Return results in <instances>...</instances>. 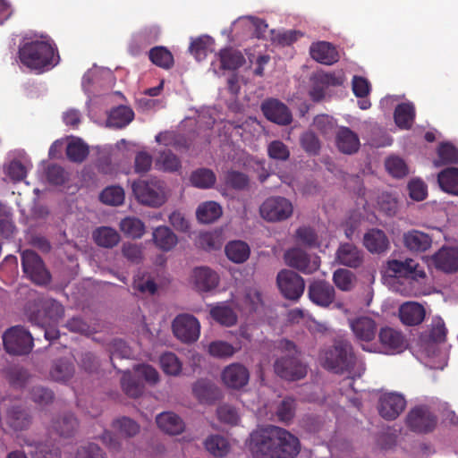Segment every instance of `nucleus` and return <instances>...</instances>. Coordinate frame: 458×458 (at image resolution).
Masks as SVG:
<instances>
[{
    "instance_id": "obj_1",
    "label": "nucleus",
    "mask_w": 458,
    "mask_h": 458,
    "mask_svg": "<svg viewBox=\"0 0 458 458\" xmlns=\"http://www.w3.org/2000/svg\"><path fill=\"white\" fill-rule=\"evenodd\" d=\"M250 447L257 458H293L300 451V442L287 430L268 426L251 433Z\"/></svg>"
},
{
    "instance_id": "obj_2",
    "label": "nucleus",
    "mask_w": 458,
    "mask_h": 458,
    "mask_svg": "<svg viewBox=\"0 0 458 458\" xmlns=\"http://www.w3.org/2000/svg\"><path fill=\"white\" fill-rule=\"evenodd\" d=\"M41 38L24 44L19 50L21 62L31 70L43 71L58 63L54 46L47 37Z\"/></svg>"
},
{
    "instance_id": "obj_3",
    "label": "nucleus",
    "mask_w": 458,
    "mask_h": 458,
    "mask_svg": "<svg viewBox=\"0 0 458 458\" xmlns=\"http://www.w3.org/2000/svg\"><path fill=\"white\" fill-rule=\"evenodd\" d=\"M277 349L279 354L274 362L275 373L289 381L303 378L307 374V366L300 360L296 346L288 340H282Z\"/></svg>"
},
{
    "instance_id": "obj_4",
    "label": "nucleus",
    "mask_w": 458,
    "mask_h": 458,
    "mask_svg": "<svg viewBox=\"0 0 458 458\" xmlns=\"http://www.w3.org/2000/svg\"><path fill=\"white\" fill-rule=\"evenodd\" d=\"M131 189L140 203L153 208L162 206L168 197L165 182L157 179L134 181Z\"/></svg>"
},
{
    "instance_id": "obj_5",
    "label": "nucleus",
    "mask_w": 458,
    "mask_h": 458,
    "mask_svg": "<svg viewBox=\"0 0 458 458\" xmlns=\"http://www.w3.org/2000/svg\"><path fill=\"white\" fill-rule=\"evenodd\" d=\"M354 360L352 346L346 341L335 343L332 349L320 355L322 366L335 373L349 371L352 368Z\"/></svg>"
},
{
    "instance_id": "obj_6",
    "label": "nucleus",
    "mask_w": 458,
    "mask_h": 458,
    "mask_svg": "<svg viewBox=\"0 0 458 458\" xmlns=\"http://www.w3.org/2000/svg\"><path fill=\"white\" fill-rule=\"evenodd\" d=\"M134 376L125 371L122 377V387L125 394L131 397H138L143 391V385L140 378L150 385H155L159 380V374L155 368L148 364H140L134 368Z\"/></svg>"
},
{
    "instance_id": "obj_7",
    "label": "nucleus",
    "mask_w": 458,
    "mask_h": 458,
    "mask_svg": "<svg viewBox=\"0 0 458 458\" xmlns=\"http://www.w3.org/2000/svg\"><path fill=\"white\" fill-rule=\"evenodd\" d=\"M259 215L268 223H278L287 220L293 216V205L286 198L272 196L267 198L259 206Z\"/></svg>"
},
{
    "instance_id": "obj_8",
    "label": "nucleus",
    "mask_w": 458,
    "mask_h": 458,
    "mask_svg": "<svg viewBox=\"0 0 458 458\" xmlns=\"http://www.w3.org/2000/svg\"><path fill=\"white\" fill-rule=\"evenodd\" d=\"M3 342L7 352L12 354L28 353L33 346L30 334L21 327H13L3 335Z\"/></svg>"
},
{
    "instance_id": "obj_9",
    "label": "nucleus",
    "mask_w": 458,
    "mask_h": 458,
    "mask_svg": "<svg viewBox=\"0 0 458 458\" xmlns=\"http://www.w3.org/2000/svg\"><path fill=\"white\" fill-rule=\"evenodd\" d=\"M385 273L389 276H403L416 282L426 278L424 269L412 259H406L403 261L397 259L388 260Z\"/></svg>"
},
{
    "instance_id": "obj_10",
    "label": "nucleus",
    "mask_w": 458,
    "mask_h": 458,
    "mask_svg": "<svg viewBox=\"0 0 458 458\" xmlns=\"http://www.w3.org/2000/svg\"><path fill=\"white\" fill-rule=\"evenodd\" d=\"M23 272L37 284H46L50 281V275L46 269L42 259L32 250H26L21 253Z\"/></svg>"
},
{
    "instance_id": "obj_11",
    "label": "nucleus",
    "mask_w": 458,
    "mask_h": 458,
    "mask_svg": "<svg viewBox=\"0 0 458 458\" xmlns=\"http://www.w3.org/2000/svg\"><path fill=\"white\" fill-rule=\"evenodd\" d=\"M173 332L182 343L196 342L200 335L199 320L190 314H180L173 321Z\"/></svg>"
},
{
    "instance_id": "obj_12",
    "label": "nucleus",
    "mask_w": 458,
    "mask_h": 458,
    "mask_svg": "<svg viewBox=\"0 0 458 458\" xmlns=\"http://www.w3.org/2000/svg\"><path fill=\"white\" fill-rule=\"evenodd\" d=\"M277 285L282 294L290 300H298L303 293L305 284L297 273L284 269L276 277Z\"/></svg>"
},
{
    "instance_id": "obj_13",
    "label": "nucleus",
    "mask_w": 458,
    "mask_h": 458,
    "mask_svg": "<svg viewBox=\"0 0 458 458\" xmlns=\"http://www.w3.org/2000/svg\"><path fill=\"white\" fill-rule=\"evenodd\" d=\"M285 263L304 274H312L320 266L318 256H310L300 248H293L284 253Z\"/></svg>"
},
{
    "instance_id": "obj_14",
    "label": "nucleus",
    "mask_w": 458,
    "mask_h": 458,
    "mask_svg": "<svg viewBox=\"0 0 458 458\" xmlns=\"http://www.w3.org/2000/svg\"><path fill=\"white\" fill-rule=\"evenodd\" d=\"M351 328L360 343L362 349L368 352H376V348L368 345L369 342L375 339L377 334V325L375 321L369 317H361L350 323Z\"/></svg>"
},
{
    "instance_id": "obj_15",
    "label": "nucleus",
    "mask_w": 458,
    "mask_h": 458,
    "mask_svg": "<svg viewBox=\"0 0 458 458\" xmlns=\"http://www.w3.org/2000/svg\"><path fill=\"white\" fill-rule=\"evenodd\" d=\"M218 274L208 267H195L190 276L189 283L199 293L209 292L219 284Z\"/></svg>"
},
{
    "instance_id": "obj_16",
    "label": "nucleus",
    "mask_w": 458,
    "mask_h": 458,
    "mask_svg": "<svg viewBox=\"0 0 458 458\" xmlns=\"http://www.w3.org/2000/svg\"><path fill=\"white\" fill-rule=\"evenodd\" d=\"M245 63L242 54L232 47L221 49L211 63V69L214 73L218 74L220 71L236 70Z\"/></svg>"
},
{
    "instance_id": "obj_17",
    "label": "nucleus",
    "mask_w": 458,
    "mask_h": 458,
    "mask_svg": "<svg viewBox=\"0 0 458 458\" xmlns=\"http://www.w3.org/2000/svg\"><path fill=\"white\" fill-rule=\"evenodd\" d=\"M405 406L406 401L402 394L385 393L380 395L378 411L384 419L393 420L403 412Z\"/></svg>"
},
{
    "instance_id": "obj_18",
    "label": "nucleus",
    "mask_w": 458,
    "mask_h": 458,
    "mask_svg": "<svg viewBox=\"0 0 458 458\" xmlns=\"http://www.w3.org/2000/svg\"><path fill=\"white\" fill-rule=\"evenodd\" d=\"M406 422L411 430L424 433L434 428L436 418L427 407L419 406L408 413Z\"/></svg>"
},
{
    "instance_id": "obj_19",
    "label": "nucleus",
    "mask_w": 458,
    "mask_h": 458,
    "mask_svg": "<svg viewBox=\"0 0 458 458\" xmlns=\"http://www.w3.org/2000/svg\"><path fill=\"white\" fill-rule=\"evenodd\" d=\"M249 379V370L240 363H232L226 366L222 372V380L230 388L239 389L247 385Z\"/></svg>"
},
{
    "instance_id": "obj_20",
    "label": "nucleus",
    "mask_w": 458,
    "mask_h": 458,
    "mask_svg": "<svg viewBox=\"0 0 458 458\" xmlns=\"http://www.w3.org/2000/svg\"><path fill=\"white\" fill-rule=\"evenodd\" d=\"M335 259L340 265L356 268L363 263L364 254L352 243H342L336 250Z\"/></svg>"
},
{
    "instance_id": "obj_21",
    "label": "nucleus",
    "mask_w": 458,
    "mask_h": 458,
    "mask_svg": "<svg viewBox=\"0 0 458 458\" xmlns=\"http://www.w3.org/2000/svg\"><path fill=\"white\" fill-rule=\"evenodd\" d=\"M261 109L265 116L276 123L286 125L292 122V114L288 107L276 99L264 102Z\"/></svg>"
},
{
    "instance_id": "obj_22",
    "label": "nucleus",
    "mask_w": 458,
    "mask_h": 458,
    "mask_svg": "<svg viewBox=\"0 0 458 458\" xmlns=\"http://www.w3.org/2000/svg\"><path fill=\"white\" fill-rule=\"evenodd\" d=\"M378 336L382 346L388 353H400L407 347L404 335L394 328H382Z\"/></svg>"
},
{
    "instance_id": "obj_23",
    "label": "nucleus",
    "mask_w": 458,
    "mask_h": 458,
    "mask_svg": "<svg viewBox=\"0 0 458 458\" xmlns=\"http://www.w3.org/2000/svg\"><path fill=\"white\" fill-rule=\"evenodd\" d=\"M309 298L316 305L329 306L335 299L333 286L325 281H315L309 286Z\"/></svg>"
},
{
    "instance_id": "obj_24",
    "label": "nucleus",
    "mask_w": 458,
    "mask_h": 458,
    "mask_svg": "<svg viewBox=\"0 0 458 458\" xmlns=\"http://www.w3.org/2000/svg\"><path fill=\"white\" fill-rule=\"evenodd\" d=\"M398 315L403 325L417 326L424 320L426 310L419 302L406 301L399 307Z\"/></svg>"
},
{
    "instance_id": "obj_25",
    "label": "nucleus",
    "mask_w": 458,
    "mask_h": 458,
    "mask_svg": "<svg viewBox=\"0 0 458 458\" xmlns=\"http://www.w3.org/2000/svg\"><path fill=\"white\" fill-rule=\"evenodd\" d=\"M434 266L444 272L452 273L458 269V250L442 248L431 257Z\"/></svg>"
},
{
    "instance_id": "obj_26",
    "label": "nucleus",
    "mask_w": 458,
    "mask_h": 458,
    "mask_svg": "<svg viewBox=\"0 0 458 458\" xmlns=\"http://www.w3.org/2000/svg\"><path fill=\"white\" fill-rule=\"evenodd\" d=\"M310 54L312 59L326 65H331L339 60L335 47L325 41L313 43L310 47Z\"/></svg>"
},
{
    "instance_id": "obj_27",
    "label": "nucleus",
    "mask_w": 458,
    "mask_h": 458,
    "mask_svg": "<svg viewBox=\"0 0 458 458\" xmlns=\"http://www.w3.org/2000/svg\"><path fill=\"white\" fill-rule=\"evenodd\" d=\"M152 242L158 250L167 252L177 245L178 237L169 227L159 225L153 229Z\"/></svg>"
},
{
    "instance_id": "obj_28",
    "label": "nucleus",
    "mask_w": 458,
    "mask_h": 458,
    "mask_svg": "<svg viewBox=\"0 0 458 458\" xmlns=\"http://www.w3.org/2000/svg\"><path fill=\"white\" fill-rule=\"evenodd\" d=\"M363 245L370 253H383L389 249L386 233L379 229H370L363 236Z\"/></svg>"
},
{
    "instance_id": "obj_29",
    "label": "nucleus",
    "mask_w": 458,
    "mask_h": 458,
    "mask_svg": "<svg viewBox=\"0 0 458 458\" xmlns=\"http://www.w3.org/2000/svg\"><path fill=\"white\" fill-rule=\"evenodd\" d=\"M156 421L160 430L168 435H179L185 428L183 420L172 411H165L158 414Z\"/></svg>"
},
{
    "instance_id": "obj_30",
    "label": "nucleus",
    "mask_w": 458,
    "mask_h": 458,
    "mask_svg": "<svg viewBox=\"0 0 458 458\" xmlns=\"http://www.w3.org/2000/svg\"><path fill=\"white\" fill-rule=\"evenodd\" d=\"M403 244L411 251L424 252L431 247L432 239L423 232L411 230L403 234Z\"/></svg>"
},
{
    "instance_id": "obj_31",
    "label": "nucleus",
    "mask_w": 458,
    "mask_h": 458,
    "mask_svg": "<svg viewBox=\"0 0 458 458\" xmlns=\"http://www.w3.org/2000/svg\"><path fill=\"white\" fill-rule=\"evenodd\" d=\"M24 445L28 447L32 458H59L60 451L57 446L47 443L38 442L34 438L26 437Z\"/></svg>"
},
{
    "instance_id": "obj_32",
    "label": "nucleus",
    "mask_w": 458,
    "mask_h": 458,
    "mask_svg": "<svg viewBox=\"0 0 458 458\" xmlns=\"http://www.w3.org/2000/svg\"><path fill=\"white\" fill-rule=\"evenodd\" d=\"M358 135L347 127H341L336 134V146L344 154H353L360 148Z\"/></svg>"
},
{
    "instance_id": "obj_33",
    "label": "nucleus",
    "mask_w": 458,
    "mask_h": 458,
    "mask_svg": "<svg viewBox=\"0 0 458 458\" xmlns=\"http://www.w3.org/2000/svg\"><path fill=\"white\" fill-rule=\"evenodd\" d=\"M296 241L310 248L327 247L328 241L324 239L322 234H318L310 226H301L295 232Z\"/></svg>"
},
{
    "instance_id": "obj_34",
    "label": "nucleus",
    "mask_w": 458,
    "mask_h": 458,
    "mask_svg": "<svg viewBox=\"0 0 458 458\" xmlns=\"http://www.w3.org/2000/svg\"><path fill=\"white\" fill-rule=\"evenodd\" d=\"M233 26V30L242 28L247 30L248 35L256 38L263 37L266 30L267 29V24L265 21L252 16L241 17L234 21Z\"/></svg>"
},
{
    "instance_id": "obj_35",
    "label": "nucleus",
    "mask_w": 458,
    "mask_h": 458,
    "mask_svg": "<svg viewBox=\"0 0 458 458\" xmlns=\"http://www.w3.org/2000/svg\"><path fill=\"white\" fill-rule=\"evenodd\" d=\"M121 232L127 237L140 239L146 232L145 224L136 216H126L119 223Z\"/></svg>"
},
{
    "instance_id": "obj_36",
    "label": "nucleus",
    "mask_w": 458,
    "mask_h": 458,
    "mask_svg": "<svg viewBox=\"0 0 458 458\" xmlns=\"http://www.w3.org/2000/svg\"><path fill=\"white\" fill-rule=\"evenodd\" d=\"M211 318L222 326L231 327L237 321L235 312L227 304L221 302L210 308Z\"/></svg>"
},
{
    "instance_id": "obj_37",
    "label": "nucleus",
    "mask_w": 458,
    "mask_h": 458,
    "mask_svg": "<svg viewBox=\"0 0 458 458\" xmlns=\"http://www.w3.org/2000/svg\"><path fill=\"white\" fill-rule=\"evenodd\" d=\"M222 208L216 201H206L201 203L197 210V219L202 224L213 223L222 216Z\"/></svg>"
},
{
    "instance_id": "obj_38",
    "label": "nucleus",
    "mask_w": 458,
    "mask_h": 458,
    "mask_svg": "<svg viewBox=\"0 0 458 458\" xmlns=\"http://www.w3.org/2000/svg\"><path fill=\"white\" fill-rule=\"evenodd\" d=\"M226 257L233 263L245 262L250 254L249 245L242 241H232L225 246Z\"/></svg>"
},
{
    "instance_id": "obj_39",
    "label": "nucleus",
    "mask_w": 458,
    "mask_h": 458,
    "mask_svg": "<svg viewBox=\"0 0 458 458\" xmlns=\"http://www.w3.org/2000/svg\"><path fill=\"white\" fill-rule=\"evenodd\" d=\"M51 428L62 438H69L78 428V421L72 414H67L53 421Z\"/></svg>"
},
{
    "instance_id": "obj_40",
    "label": "nucleus",
    "mask_w": 458,
    "mask_h": 458,
    "mask_svg": "<svg viewBox=\"0 0 458 458\" xmlns=\"http://www.w3.org/2000/svg\"><path fill=\"white\" fill-rule=\"evenodd\" d=\"M437 182L442 191L458 195V168L451 167L441 171Z\"/></svg>"
},
{
    "instance_id": "obj_41",
    "label": "nucleus",
    "mask_w": 458,
    "mask_h": 458,
    "mask_svg": "<svg viewBox=\"0 0 458 458\" xmlns=\"http://www.w3.org/2000/svg\"><path fill=\"white\" fill-rule=\"evenodd\" d=\"M394 122L400 129H410L415 117V108L411 103L398 105L394 110Z\"/></svg>"
},
{
    "instance_id": "obj_42",
    "label": "nucleus",
    "mask_w": 458,
    "mask_h": 458,
    "mask_svg": "<svg viewBox=\"0 0 458 458\" xmlns=\"http://www.w3.org/2000/svg\"><path fill=\"white\" fill-rule=\"evenodd\" d=\"M93 239L98 246L113 248L120 242V235L114 229L102 226L94 231Z\"/></svg>"
},
{
    "instance_id": "obj_43",
    "label": "nucleus",
    "mask_w": 458,
    "mask_h": 458,
    "mask_svg": "<svg viewBox=\"0 0 458 458\" xmlns=\"http://www.w3.org/2000/svg\"><path fill=\"white\" fill-rule=\"evenodd\" d=\"M133 117L134 113L130 107L121 106L111 111L106 123L109 127L123 128L128 125Z\"/></svg>"
},
{
    "instance_id": "obj_44",
    "label": "nucleus",
    "mask_w": 458,
    "mask_h": 458,
    "mask_svg": "<svg viewBox=\"0 0 458 458\" xmlns=\"http://www.w3.org/2000/svg\"><path fill=\"white\" fill-rule=\"evenodd\" d=\"M214 50V39L207 35L200 36L191 41L190 52L197 61L204 60L208 54Z\"/></svg>"
},
{
    "instance_id": "obj_45",
    "label": "nucleus",
    "mask_w": 458,
    "mask_h": 458,
    "mask_svg": "<svg viewBox=\"0 0 458 458\" xmlns=\"http://www.w3.org/2000/svg\"><path fill=\"white\" fill-rule=\"evenodd\" d=\"M99 199L102 203L108 206H121L124 202L125 192L123 188L121 186H107L99 194Z\"/></svg>"
},
{
    "instance_id": "obj_46",
    "label": "nucleus",
    "mask_w": 458,
    "mask_h": 458,
    "mask_svg": "<svg viewBox=\"0 0 458 458\" xmlns=\"http://www.w3.org/2000/svg\"><path fill=\"white\" fill-rule=\"evenodd\" d=\"M160 367L164 373L173 377H178L182 371V362L174 352L163 353L159 359Z\"/></svg>"
},
{
    "instance_id": "obj_47",
    "label": "nucleus",
    "mask_w": 458,
    "mask_h": 458,
    "mask_svg": "<svg viewBox=\"0 0 458 458\" xmlns=\"http://www.w3.org/2000/svg\"><path fill=\"white\" fill-rule=\"evenodd\" d=\"M240 348V345L234 347L227 342L217 340L211 342L207 350L208 354L214 358L227 359L232 357Z\"/></svg>"
},
{
    "instance_id": "obj_48",
    "label": "nucleus",
    "mask_w": 458,
    "mask_h": 458,
    "mask_svg": "<svg viewBox=\"0 0 458 458\" xmlns=\"http://www.w3.org/2000/svg\"><path fill=\"white\" fill-rule=\"evenodd\" d=\"M190 180L194 187L209 189L215 185L216 177L212 170L200 168L191 174Z\"/></svg>"
},
{
    "instance_id": "obj_49",
    "label": "nucleus",
    "mask_w": 458,
    "mask_h": 458,
    "mask_svg": "<svg viewBox=\"0 0 458 458\" xmlns=\"http://www.w3.org/2000/svg\"><path fill=\"white\" fill-rule=\"evenodd\" d=\"M438 159L434 161L435 166L438 167L446 164L458 165V149L448 143L441 144L437 149Z\"/></svg>"
},
{
    "instance_id": "obj_50",
    "label": "nucleus",
    "mask_w": 458,
    "mask_h": 458,
    "mask_svg": "<svg viewBox=\"0 0 458 458\" xmlns=\"http://www.w3.org/2000/svg\"><path fill=\"white\" fill-rule=\"evenodd\" d=\"M156 167L164 172H176L181 168V161L171 151H164L157 158Z\"/></svg>"
},
{
    "instance_id": "obj_51",
    "label": "nucleus",
    "mask_w": 458,
    "mask_h": 458,
    "mask_svg": "<svg viewBox=\"0 0 458 458\" xmlns=\"http://www.w3.org/2000/svg\"><path fill=\"white\" fill-rule=\"evenodd\" d=\"M31 167L32 164L29 160H25L24 163L19 160H13L7 165L5 172L12 181L19 182L26 177L28 171Z\"/></svg>"
},
{
    "instance_id": "obj_52",
    "label": "nucleus",
    "mask_w": 458,
    "mask_h": 458,
    "mask_svg": "<svg viewBox=\"0 0 458 458\" xmlns=\"http://www.w3.org/2000/svg\"><path fill=\"white\" fill-rule=\"evenodd\" d=\"M149 59L156 65L168 69L174 64L171 52L164 47H156L149 51Z\"/></svg>"
},
{
    "instance_id": "obj_53",
    "label": "nucleus",
    "mask_w": 458,
    "mask_h": 458,
    "mask_svg": "<svg viewBox=\"0 0 458 458\" xmlns=\"http://www.w3.org/2000/svg\"><path fill=\"white\" fill-rule=\"evenodd\" d=\"M197 244L206 250L220 249L223 244L221 233L216 231L200 233L197 239Z\"/></svg>"
},
{
    "instance_id": "obj_54",
    "label": "nucleus",
    "mask_w": 458,
    "mask_h": 458,
    "mask_svg": "<svg viewBox=\"0 0 458 458\" xmlns=\"http://www.w3.org/2000/svg\"><path fill=\"white\" fill-rule=\"evenodd\" d=\"M333 281L337 288L347 292L354 287L356 276L350 270L339 268L334 273Z\"/></svg>"
},
{
    "instance_id": "obj_55",
    "label": "nucleus",
    "mask_w": 458,
    "mask_h": 458,
    "mask_svg": "<svg viewBox=\"0 0 458 458\" xmlns=\"http://www.w3.org/2000/svg\"><path fill=\"white\" fill-rule=\"evenodd\" d=\"M205 447L215 456H224L229 451V443L225 437L216 435L206 439Z\"/></svg>"
},
{
    "instance_id": "obj_56",
    "label": "nucleus",
    "mask_w": 458,
    "mask_h": 458,
    "mask_svg": "<svg viewBox=\"0 0 458 458\" xmlns=\"http://www.w3.org/2000/svg\"><path fill=\"white\" fill-rule=\"evenodd\" d=\"M66 154L70 160L82 162L89 154V148L80 139H75L68 143Z\"/></svg>"
},
{
    "instance_id": "obj_57",
    "label": "nucleus",
    "mask_w": 458,
    "mask_h": 458,
    "mask_svg": "<svg viewBox=\"0 0 458 458\" xmlns=\"http://www.w3.org/2000/svg\"><path fill=\"white\" fill-rule=\"evenodd\" d=\"M7 422L15 430H22L30 425V418L22 410H11L8 411Z\"/></svg>"
},
{
    "instance_id": "obj_58",
    "label": "nucleus",
    "mask_w": 458,
    "mask_h": 458,
    "mask_svg": "<svg viewBox=\"0 0 458 458\" xmlns=\"http://www.w3.org/2000/svg\"><path fill=\"white\" fill-rule=\"evenodd\" d=\"M113 428L124 437H133L140 430V426L134 420L125 417L114 421Z\"/></svg>"
},
{
    "instance_id": "obj_59",
    "label": "nucleus",
    "mask_w": 458,
    "mask_h": 458,
    "mask_svg": "<svg viewBox=\"0 0 458 458\" xmlns=\"http://www.w3.org/2000/svg\"><path fill=\"white\" fill-rule=\"evenodd\" d=\"M316 82L323 86H339L345 81L344 72L342 70L334 72H318L315 76Z\"/></svg>"
},
{
    "instance_id": "obj_60",
    "label": "nucleus",
    "mask_w": 458,
    "mask_h": 458,
    "mask_svg": "<svg viewBox=\"0 0 458 458\" xmlns=\"http://www.w3.org/2000/svg\"><path fill=\"white\" fill-rule=\"evenodd\" d=\"M446 335V328L444 320L436 317L432 319L428 329V338L433 343H441L445 341Z\"/></svg>"
},
{
    "instance_id": "obj_61",
    "label": "nucleus",
    "mask_w": 458,
    "mask_h": 458,
    "mask_svg": "<svg viewBox=\"0 0 458 458\" xmlns=\"http://www.w3.org/2000/svg\"><path fill=\"white\" fill-rule=\"evenodd\" d=\"M386 168L394 177L401 178L407 174L408 169L404 161L397 157H391L386 160Z\"/></svg>"
},
{
    "instance_id": "obj_62",
    "label": "nucleus",
    "mask_w": 458,
    "mask_h": 458,
    "mask_svg": "<svg viewBox=\"0 0 458 458\" xmlns=\"http://www.w3.org/2000/svg\"><path fill=\"white\" fill-rule=\"evenodd\" d=\"M73 367L68 362L55 364L51 370V377L56 381H65L72 377Z\"/></svg>"
},
{
    "instance_id": "obj_63",
    "label": "nucleus",
    "mask_w": 458,
    "mask_h": 458,
    "mask_svg": "<svg viewBox=\"0 0 458 458\" xmlns=\"http://www.w3.org/2000/svg\"><path fill=\"white\" fill-rule=\"evenodd\" d=\"M192 391L199 401L207 402L214 392V386L205 380H199L193 385Z\"/></svg>"
},
{
    "instance_id": "obj_64",
    "label": "nucleus",
    "mask_w": 458,
    "mask_h": 458,
    "mask_svg": "<svg viewBox=\"0 0 458 458\" xmlns=\"http://www.w3.org/2000/svg\"><path fill=\"white\" fill-rule=\"evenodd\" d=\"M76 458H106V456L97 445L89 443L78 450Z\"/></svg>"
}]
</instances>
